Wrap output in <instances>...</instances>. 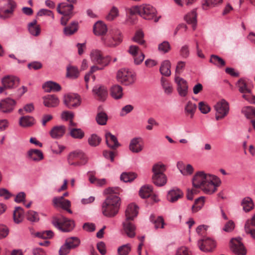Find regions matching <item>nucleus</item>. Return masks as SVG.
<instances>
[{"label":"nucleus","mask_w":255,"mask_h":255,"mask_svg":"<svg viewBox=\"0 0 255 255\" xmlns=\"http://www.w3.org/2000/svg\"><path fill=\"white\" fill-rule=\"evenodd\" d=\"M220 183L221 181L217 176L205 174L203 171L196 173L192 179L193 186L195 188H201L207 194H212L216 192Z\"/></svg>","instance_id":"f257e3e1"},{"label":"nucleus","mask_w":255,"mask_h":255,"mask_svg":"<svg viewBox=\"0 0 255 255\" xmlns=\"http://www.w3.org/2000/svg\"><path fill=\"white\" fill-rule=\"evenodd\" d=\"M114 192L113 188H109L105 190V193L110 195L102 204L103 215L109 218L114 217L118 214L121 206V199L118 196L112 194Z\"/></svg>","instance_id":"f03ea898"},{"label":"nucleus","mask_w":255,"mask_h":255,"mask_svg":"<svg viewBox=\"0 0 255 255\" xmlns=\"http://www.w3.org/2000/svg\"><path fill=\"white\" fill-rule=\"evenodd\" d=\"M131 14H138L144 19L151 20L154 18V21L156 22L159 20V17H155L156 14V9L149 4H142L131 7L130 8Z\"/></svg>","instance_id":"7ed1b4c3"},{"label":"nucleus","mask_w":255,"mask_h":255,"mask_svg":"<svg viewBox=\"0 0 255 255\" xmlns=\"http://www.w3.org/2000/svg\"><path fill=\"white\" fill-rule=\"evenodd\" d=\"M153 174L152 177V182L157 186H162L167 182V177L164 174L166 170L165 165L159 162L155 164L152 169Z\"/></svg>","instance_id":"20e7f679"},{"label":"nucleus","mask_w":255,"mask_h":255,"mask_svg":"<svg viewBox=\"0 0 255 255\" xmlns=\"http://www.w3.org/2000/svg\"><path fill=\"white\" fill-rule=\"evenodd\" d=\"M51 223L55 228L63 232H69L75 227L73 220L63 216L53 217Z\"/></svg>","instance_id":"39448f33"},{"label":"nucleus","mask_w":255,"mask_h":255,"mask_svg":"<svg viewBox=\"0 0 255 255\" xmlns=\"http://www.w3.org/2000/svg\"><path fill=\"white\" fill-rule=\"evenodd\" d=\"M116 79L122 84L129 86L134 83L136 75L135 72L128 69L122 68L118 71Z\"/></svg>","instance_id":"423d86ee"},{"label":"nucleus","mask_w":255,"mask_h":255,"mask_svg":"<svg viewBox=\"0 0 255 255\" xmlns=\"http://www.w3.org/2000/svg\"><path fill=\"white\" fill-rule=\"evenodd\" d=\"M73 7V5L71 3L68 4L66 2H62L58 4L57 10L58 13L63 15L61 19L62 25H65L72 16Z\"/></svg>","instance_id":"0eeeda50"},{"label":"nucleus","mask_w":255,"mask_h":255,"mask_svg":"<svg viewBox=\"0 0 255 255\" xmlns=\"http://www.w3.org/2000/svg\"><path fill=\"white\" fill-rule=\"evenodd\" d=\"M216 111L215 118L217 120L224 118L229 113V105L224 99L218 102L214 106Z\"/></svg>","instance_id":"6e6552de"},{"label":"nucleus","mask_w":255,"mask_h":255,"mask_svg":"<svg viewBox=\"0 0 255 255\" xmlns=\"http://www.w3.org/2000/svg\"><path fill=\"white\" fill-rule=\"evenodd\" d=\"M68 162L71 165L80 166L87 162L84 153L80 151L70 152L68 156Z\"/></svg>","instance_id":"1a4fd4ad"},{"label":"nucleus","mask_w":255,"mask_h":255,"mask_svg":"<svg viewBox=\"0 0 255 255\" xmlns=\"http://www.w3.org/2000/svg\"><path fill=\"white\" fill-rule=\"evenodd\" d=\"M122 40V32L119 29H114L106 38L105 43L109 47H115L119 45Z\"/></svg>","instance_id":"9d476101"},{"label":"nucleus","mask_w":255,"mask_h":255,"mask_svg":"<svg viewBox=\"0 0 255 255\" xmlns=\"http://www.w3.org/2000/svg\"><path fill=\"white\" fill-rule=\"evenodd\" d=\"M16 4L13 0H5L3 6L1 8L0 18L5 19L13 14Z\"/></svg>","instance_id":"9b49d317"},{"label":"nucleus","mask_w":255,"mask_h":255,"mask_svg":"<svg viewBox=\"0 0 255 255\" xmlns=\"http://www.w3.org/2000/svg\"><path fill=\"white\" fill-rule=\"evenodd\" d=\"M81 103L80 97L77 94H69L64 97V104L70 109L79 107Z\"/></svg>","instance_id":"f8f14e48"},{"label":"nucleus","mask_w":255,"mask_h":255,"mask_svg":"<svg viewBox=\"0 0 255 255\" xmlns=\"http://www.w3.org/2000/svg\"><path fill=\"white\" fill-rule=\"evenodd\" d=\"M175 82L177 84V91L179 96L182 97H186L188 92L187 81L181 77L176 76Z\"/></svg>","instance_id":"ddd939ff"},{"label":"nucleus","mask_w":255,"mask_h":255,"mask_svg":"<svg viewBox=\"0 0 255 255\" xmlns=\"http://www.w3.org/2000/svg\"><path fill=\"white\" fill-rule=\"evenodd\" d=\"M241 240V239L240 238L232 239L230 242L231 249L235 254L238 255H246V251Z\"/></svg>","instance_id":"4468645a"},{"label":"nucleus","mask_w":255,"mask_h":255,"mask_svg":"<svg viewBox=\"0 0 255 255\" xmlns=\"http://www.w3.org/2000/svg\"><path fill=\"white\" fill-rule=\"evenodd\" d=\"M198 246L202 251L205 252H212L216 247V243L213 239L207 238L198 242Z\"/></svg>","instance_id":"2eb2a0df"},{"label":"nucleus","mask_w":255,"mask_h":255,"mask_svg":"<svg viewBox=\"0 0 255 255\" xmlns=\"http://www.w3.org/2000/svg\"><path fill=\"white\" fill-rule=\"evenodd\" d=\"M92 92L95 98L101 102H104L108 96V90L106 87L97 85L94 87Z\"/></svg>","instance_id":"dca6fc26"},{"label":"nucleus","mask_w":255,"mask_h":255,"mask_svg":"<svg viewBox=\"0 0 255 255\" xmlns=\"http://www.w3.org/2000/svg\"><path fill=\"white\" fill-rule=\"evenodd\" d=\"M20 79L17 77L13 75H7L1 79L3 85L8 89L17 87L19 84Z\"/></svg>","instance_id":"f3484780"},{"label":"nucleus","mask_w":255,"mask_h":255,"mask_svg":"<svg viewBox=\"0 0 255 255\" xmlns=\"http://www.w3.org/2000/svg\"><path fill=\"white\" fill-rule=\"evenodd\" d=\"M16 102L10 98H6L0 102V111L4 113L11 112L14 108Z\"/></svg>","instance_id":"a211bd4d"},{"label":"nucleus","mask_w":255,"mask_h":255,"mask_svg":"<svg viewBox=\"0 0 255 255\" xmlns=\"http://www.w3.org/2000/svg\"><path fill=\"white\" fill-rule=\"evenodd\" d=\"M131 220H128L126 219L125 221L123 223V229L127 234L129 238H133L135 235V226L134 224L130 222Z\"/></svg>","instance_id":"6ab92c4d"},{"label":"nucleus","mask_w":255,"mask_h":255,"mask_svg":"<svg viewBox=\"0 0 255 255\" xmlns=\"http://www.w3.org/2000/svg\"><path fill=\"white\" fill-rule=\"evenodd\" d=\"M66 127L64 126L54 127L50 131L49 134L53 139H59L65 134Z\"/></svg>","instance_id":"aec40b11"},{"label":"nucleus","mask_w":255,"mask_h":255,"mask_svg":"<svg viewBox=\"0 0 255 255\" xmlns=\"http://www.w3.org/2000/svg\"><path fill=\"white\" fill-rule=\"evenodd\" d=\"M183 196V192L178 188H174L170 190L167 195V200L172 203L177 201L179 199Z\"/></svg>","instance_id":"412c9836"},{"label":"nucleus","mask_w":255,"mask_h":255,"mask_svg":"<svg viewBox=\"0 0 255 255\" xmlns=\"http://www.w3.org/2000/svg\"><path fill=\"white\" fill-rule=\"evenodd\" d=\"M105 137L107 145L111 149H115L120 146L117 137L111 132H106Z\"/></svg>","instance_id":"4be33fe9"},{"label":"nucleus","mask_w":255,"mask_h":255,"mask_svg":"<svg viewBox=\"0 0 255 255\" xmlns=\"http://www.w3.org/2000/svg\"><path fill=\"white\" fill-rule=\"evenodd\" d=\"M138 207L134 204H130L128 205L125 211L126 219L132 220L138 214Z\"/></svg>","instance_id":"5701e85b"},{"label":"nucleus","mask_w":255,"mask_h":255,"mask_svg":"<svg viewBox=\"0 0 255 255\" xmlns=\"http://www.w3.org/2000/svg\"><path fill=\"white\" fill-rule=\"evenodd\" d=\"M255 214L250 220L247 221L245 225V230L247 234L251 235L252 237L255 239Z\"/></svg>","instance_id":"b1692460"},{"label":"nucleus","mask_w":255,"mask_h":255,"mask_svg":"<svg viewBox=\"0 0 255 255\" xmlns=\"http://www.w3.org/2000/svg\"><path fill=\"white\" fill-rule=\"evenodd\" d=\"M59 104L58 98L55 95H49L43 98V104L48 108L57 107Z\"/></svg>","instance_id":"393cba45"},{"label":"nucleus","mask_w":255,"mask_h":255,"mask_svg":"<svg viewBox=\"0 0 255 255\" xmlns=\"http://www.w3.org/2000/svg\"><path fill=\"white\" fill-rule=\"evenodd\" d=\"M107 30V25L101 21L97 22L93 27L94 33L97 36H102L106 34Z\"/></svg>","instance_id":"a878e982"},{"label":"nucleus","mask_w":255,"mask_h":255,"mask_svg":"<svg viewBox=\"0 0 255 255\" xmlns=\"http://www.w3.org/2000/svg\"><path fill=\"white\" fill-rule=\"evenodd\" d=\"M27 157L32 161L37 162L43 159V154L40 150L31 149L27 151Z\"/></svg>","instance_id":"bb28decb"},{"label":"nucleus","mask_w":255,"mask_h":255,"mask_svg":"<svg viewBox=\"0 0 255 255\" xmlns=\"http://www.w3.org/2000/svg\"><path fill=\"white\" fill-rule=\"evenodd\" d=\"M53 203L55 206L61 207L64 210L67 209V208H69L71 206L70 201L63 199V196L54 198Z\"/></svg>","instance_id":"cd10ccee"},{"label":"nucleus","mask_w":255,"mask_h":255,"mask_svg":"<svg viewBox=\"0 0 255 255\" xmlns=\"http://www.w3.org/2000/svg\"><path fill=\"white\" fill-rule=\"evenodd\" d=\"M141 139L139 137H135L130 141L129 148L132 152L138 153L142 150V145L141 144Z\"/></svg>","instance_id":"c85d7f7f"},{"label":"nucleus","mask_w":255,"mask_h":255,"mask_svg":"<svg viewBox=\"0 0 255 255\" xmlns=\"http://www.w3.org/2000/svg\"><path fill=\"white\" fill-rule=\"evenodd\" d=\"M197 15L196 10L193 9L184 16L185 20L188 24L192 25L193 30L196 28Z\"/></svg>","instance_id":"c756f323"},{"label":"nucleus","mask_w":255,"mask_h":255,"mask_svg":"<svg viewBox=\"0 0 255 255\" xmlns=\"http://www.w3.org/2000/svg\"><path fill=\"white\" fill-rule=\"evenodd\" d=\"M110 94L114 99H120L123 96V89L119 85H115L111 88Z\"/></svg>","instance_id":"7c9ffc66"},{"label":"nucleus","mask_w":255,"mask_h":255,"mask_svg":"<svg viewBox=\"0 0 255 255\" xmlns=\"http://www.w3.org/2000/svg\"><path fill=\"white\" fill-rule=\"evenodd\" d=\"M42 88L46 92H58L61 89L59 84L52 81L46 82L43 85Z\"/></svg>","instance_id":"2f4dec72"},{"label":"nucleus","mask_w":255,"mask_h":255,"mask_svg":"<svg viewBox=\"0 0 255 255\" xmlns=\"http://www.w3.org/2000/svg\"><path fill=\"white\" fill-rule=\"evenodd\" d=\"M66 76L70 79H76L79 75V70L77 66L68 65L66 68Z\"/></svg>","instance_id":"473e14b6"},{"label":"nucleus","mask_w":255,"mask_h":255,"mask_svg":"<svg viewBox=\"0 0 255 255\" xmlns=\"http://www.w3.org/2000/svg\"><path fill=\"white\" fill-rule=\"evenodd\" d=\"M13 218L16 224L21 223L24 218V211L20 207H16L13 211Z\"/></svg>","instance_id":"72a5a7b5"},{"label":"nucleus","mask_w":255,"mask_h":255,"mask_svg":"<svg viewBox=\"0 0 255 255\" xmlns=\"http://www.w3.org/2000/svg\"><path fill=\"white\" fill-rule=\"evenodd\" d=\"M177 166L180 172L183 175H191L193 172L194 169L191 164H187L185 166L182 162H179L177 163Z\"/></svg>","instance_id":"f704fd0d"},{"label":"nucleus","mask_w":255,"mask_h":255,"mask_svg":"<svg viewBox=\"0 0 255 255\" xmlns=\"http://www.w3.org/2000/svg\"><path fill=\"white\" fill-rule=\"evenodd\" d=\"M78 29V23L77 22L73 21L70 25L64 27L63 32L65 35L70 36L75 33Z\"/></svg>","instance_id":"c9c22d12"},{"label":"nucleus","mask_w":255,"mask_h":255,"mask_svg":"<svg viewBox=\"0 0 255 255\" xmlns=\"http://www.w3.org/2000/svg\"><path fill=\"white\" fill-rule=\"evenodd\" d=\"M243 210L246 212H248L252 210L254 207V204L253 200L249 197L244 198L241 203Z\"/></svg>","instance_id":"e433bc0d"},{"label":"nucleus","mask_w":255,"mask_h":255,"mask_svg":"<svg viewBox=\"0 0 255 255\" xmlns=\"http://www.w3.org/2000/svg\"><path fill=\"white\" fill-rule=\"evenodd\" d=\"M205 203V198L201 196L195 200L194 204L192 206V212L195 213L200 210Z\"/></svg>","instance_id":"4c0bfd02"},{"label":"nucleus","mask_w":255,"mask_h":255,"mask_svg":"<svg viewBox=\"0 0 255 255\" xmlns=\"http://www.w3.org/2000/svg\"><path fill=\"white\" fill-rule=\"evenodd\" d=\"M37 21L34 20L28 25V30L30 33L33 36H38L40 32V28L39 25H36Z\"/></svg>","instance_id":"58836bf2"},{"label":"nucleus","mask_w":255,"mask_h":255,"mask_svg":"<svg viewBox=\"0 0 255 255\" xmlns=\"http://www.w3.org/2000/svg\"><path fill=\"white\" fill-rule=\"evenodd\" d=\"M161 85L164 90V92L166 94L170 95L172 93L173 87L172 85L168 81V80L161 77L160 79Z\"/></svg>","instance_id":"ea45409f"},{"label":"nucleus","mask_w":255,"mask_h":255,"mask_svg":"<svg viewBox=\"0 0 255 255\" xmlns=\"http://www.w3.org/2000/svg\"><path fill=\"white\" fill-rule=\"evenodd\" d=\"M90 56L92 62L100 64L102 57V53L99 50L93 49L91 50Z\"/></svg>","instance_id":"a19ab883"},{"label":"nucleus","mask_w":255,"mask_h":255,"mask_svg":"<svg viewBox=\"0 0 255 255\" xmlns=\"http://www.w3.org/2000/svg\"><path fill=\"white\" fill-rule=\"evenodd\" d=\"M19 123L23 127H30L34 124V119L30 116H23L20 119Z\"/></svg>","instance_id":"79ce46f5"},{"label":"nucleus","mask_w":255,"mask_h":255,"mask_svg":"<svg viewBox=\"0 0 255 255\" xmlns=\"http://www.w3.org/2000/svg\"><path fill=\"white\" fill-rule=\"evenodd\" d=\"M152 192V187L151 185H144L141 187L139 191V196L142 198H146L150 196Z\"/></svg>","instance_id":"37998d69"},{"label":"nucleus","mask_w":255,"mask_h":255,"mask_svg":"<svg viewBox=\"0 0 255 255\" xmlns=\"http://www.w3.org/2000/svg\"><path fill=\"white\" fill-rule=\"evenodd\" d=\"M196 108L197 107L195 104L193 103L191 101H189L185 107V113L189 115L191 118H192L196 110Z\"/></svg>","instance_id":"c03bdc74"},{"label":"nucleus","mask_w":255,"mask_h":255,"mask_svg":"<svg viewBox=\"0 0 255 255\" xmlns=\"http://www.w3.org/2000/svg\"><path fill=\"white\" fill-rule=\"evenodd\" d=\"M102 141V138L96 134H91L88 139L89 144L93 147L97 146Z\"/></svg>","instance_id":"a18cd8bd"},{"label":"nucleus","mask_w":255,"mask_h":255,"mask_svg":"<svg viewBox=\"0 0 255 255\" xmlns=\"http://www.w3.org/2000/svg\"><path fill=\"white\" fill-rule=\"evenodd\" d=\"M65 243L72 249L76 248L80 245V241L77 237H72L66 239Z\"/></svg>","instance_id":"49530a36"},{"label":"nucleus","mask_w":255,"mask_h":255,"mask_svg":"<svg viewBox=\"0 0 255 255\" xmlns=\"http://www.w3.org/2000/svg\"><path fill=\"white\" fill-rule=\"evenodd\" d=\"M96 120L99 125H105L108 121V116L105 112H99L96 116Z\"/></svg>","instance_id":"de8ad7c7"},{"label":"nucleus","mask_w":255,"mask_h":255,"mask_svg":"<svg viewBox=\"0 0 255 255\" xmlns=\"http://www.w3.org/2000/svg\"><path fill=\"white\" fill-rule=\"evenodd\" d=\"M136 177V174L133 172H124L120 177L121 180L125 182H131Z\"/></svg>","instance_id":"09e8293b"},{"label":"nucleus","mask_w":255,"mask_h":255,"mask_svg":"<svg viewBox=\"0 0 255 255\" xmlns=\"http://www.w3.org/2000/svg\"><path fill=\"white\" fill-rule=\"evenodd\" d=\"M70 135L74 138L82 139L85 133L81 128H73L70 129Z\"/></svg>","instance_id":"8fccbe9b"},{"label":"nucleus","mask_w":255,"mask_h":255,"mask_svg":"<svg viewBox=\"0 0 255 255\" xmlns=\"http://www.w3.org/2000/svg\"><path fill=\"white\" fill-rule=\"evenodd\" d=\"M154 218V216L153 215H152L150 216V220L154 224L155 228H163L164 225V222L163 218L161 216H159L155 220L153 219Z\"/></svg>","instance_id":"3c124183"},{"label":"nucleus","mask_w":255,"mask_h":255,"mask_svg":"<svg viewBox=\"0 0 255 255\" xmlns=\"http://www.w3.org/2000/svg\"><path fill=\"white\" fill-rule=\"evenodd\" d=\"M131 251V246L129 244H127L120 246L118 250L120 255H128Z\"/></svg>","instance_id":"603ef678"},{"label":"nucleus","mask_w":255,"mask_h":255,"mask_svg":"<svg viewBox=\"0 0 255 255\" xmlns=\"http://www.w3.org/2000/svg\"><path fill=\"white\" fill-rule=\"evenodd\" d=\"M237 86L239 87V90L242 93H250L251 90L249 89L245 81L242 79L238 81Z\"/></svg>","instance_id":"864d4df0"},{"label":"nucleus","mask_w":255,"mask_h":255,"mask_svg":"<svg viewBox=\"0 0 255 255\" xmlns=\"http://www.w3.org/2000/svg\"><path fill=\"white\" fill-rule=\"evenodd\" d=\"M144 34L142 31L138 30L136 31L134 37L132 38L133 41L135 42L139 43L140 45H142L144 43V40H143Z\"/></svg>","instance_id":"5fc2aeb1"},{"label":"nucleus","mask_w":255,"mask_h":255,"mask_svg":"<svg viewBox=\"0 0 255 255\" xmlns=\"http://www.w3.org/2000/svg\"><path fill=\"white\" fill-rule=\"evenodd\" d=\"M26 218L31 222H37L39 220L38 213L33 211H29L27 212Z\"/></svg>","instance_id":"6e6d98bb"},{"label":"nucleus","mask_w":255,"mask_h":255,"mask_svg":"<svg viewBox=\"0 0 255 255\" xmlns=\"http://www.w3.org/2000/svg\"><path fill=\"white\" fill-rule=\"evenodd\" d=\"M118 15V9L116 7L113 6L111 9L108 15L107 16L106 18L108 20L112 21L114 20L116 17H117Z\"/></svg>","instance_id":"4d7b16f0"},{"label":"nucleus","mask_w":255,"mask_h":255,"mask_svg":"<svg viewBox=\"0 0 255 255\" xmlns=\"http://www.w3.org/2000/svg\"><path fill=\"white\" fill-rule=\"evenodd\" d=\"M170 49V46L168 42L163 41L158 45V50L160 52L165 53Z\"/></svg>","instance_id":"13d9d810"},{"label":"nucleus","mask_w":255,"mask_h":255,"mask_svg":"<svg viewBox=\"0 0 255 255\" xmlns=\"http://www.w3.org/2000/svg\"><path fill=\"white\" fill-rule=\"evenodd\" d=\"M159 70L163 76H169L171 75L170 65H161Z\"/></svg>","instance_id":"bf43d9fd"},{"label":"nucleus","mask_w":255,"mask_h":255,"mask_svg":"<svg viewBox=\"0 0 255 255\" xmlns=\"http://www.w3.org/2000/svg\"><path fill=\"white\" fill-rule=\"evenodd\" d=\"M53 236V233L50 230L38 232L36 234V236L42 239L50 238Z\"/></svg>","instance_id":"052dcab7"},{"label":"nucleus","mask_w":255,"mask_h":255,"mask_svg":"<svg viewBox=\"0 0 255 255\" xmlns=\"http://www.w3.org/2000/svg\"><path fill=\"white\" fill-rule=\"evenodd\" d=\"M222 1L223 0H206L205 2L203 4V6L204 8H205V6L214 7L221 3Z\"/></svg>","instance_id":"680f3d73"},{"label":"nucleus","mask_w":255,"mask_h":255,"mask_svg":"<svg viewBox=\"0 0 255 255\" xmlns=\"http://www.w3.org/2000/svg\"><path fill=\"white\" fill-rule=\"evenodd\" d=\"M199 109L201 112L204 114H207L210 111V107L203 102L199 103Z\"/></svg>","instance_id":"e2e57ef3"},{"label":"nucleus","mask_w":255,"mask_h":255,"mask_svg":"<svg viewBox=\"0 0 255 255\" xmlns=\"http://www.w3.org/2000/svg\"><path fill=\"white\" fill-rule=\"evenodd\" d=\"M210 62L213 64H225V61L222 58L215 55L211 56Z\"/></svg>","instance_id":"0e129e2a"},{"label":"nucleus","mask_w":255,"mask_h":255,"mask_svg":"<svg viewBox=\"0 0 255 255\" xmlns=\"http://www.w3.org/2000/svg\"><path fill=\"white\" fill-rule=\"evenodd\" d=\"M8 233L9 230L6 226L0 225V239L5 238L8 235Z\"/></svg>","instance_id":"69168bd1"},{"label":"nucleus","mask_w":255,"mask_h":255,"mask_svg":"<svg viewBox=\"0 0 255 255\" xmlns=\"http://www.w3.org/2000/svg\"><path fill=\"white\" fill-rule=\"evenodd\" d=\"M133 109V107L131 105H127L124 107L121 111L120 116H124L131 112Z\"/></svg>","instance_id":"338daca9"},{"label":"nucleus","mask_w":255,"mask_h":255,"mask_svg":"<svg viewBox=\"0 0 255 255\" xmlns=\"http://www.w3.org/2000/svg\"><path fill=\"white\" fill-rule=\"evenodd\" d=\"M71 249L65 243L60 248L59 254V255H66L68 254Z\"/></svg>","instance_id":"774afa93"}]
</instances>
